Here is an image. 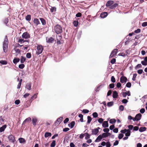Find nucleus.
Here are the masks:
<instances>
[{"label":"nucleus","instance_id":"f257e3e1","mask_svg":"<svg viewBox=\"0 0 147 147\" xmlns=\"http://www.w3.org/2000/svg\"><path fill=\"white\" fill-rule=\"evenodd\" d=\"M119 1H117L115 3H114V1L112 0H109L107 1L106 4L107 7H110L111 9H115L117 8L119 6Z\"/></svg>","mask_w":147,"mask_h":147},{"label":"nucleus","instance_id":"f03ea898","mask_svg":"<svg viewBox=\"0 0 147 147\" xmlns=\"http://www.w3.org/2000/svg\"><path fill=\"white\" fill-rule=\"evenodd\" d=\"M5 38L3 42V50L4 52L6 53L7 51L8 48V40L7 38V36Z\"/></svg>","mask_w":147,"mask_h":147},{"label":"nucleus","instance_id":"7ed1b4c3","mask_svg":"<svg viewBox=\"0 0 147 147\" xmlns=\"http://www.w3.org/2000/svg\"><path fill=\"white\" fill-rule=\"evenodd\" d=\"M54 30L57 34H60L62 32V29L61 26L59 24H57L54 27Z\"/></svg>","mask_w":147,"mask_h":147},{"label":"nucleus","instance_id":"20e7f679","mask_svg":"<svg viewBox=\"0 0 147 147\" xmlns=\"http://www.w3.org/2000/svg\"><path fill=\"white\" fill-rule=\"evenodd\" d=\"M44 49L43 47L41 45H37V50L36 54L37 55H38L41 54Z\"/></svg>","mask_w":147,"mask_h":147},{"label":"nucleus","instance_id":"39448f33","mask_svg":"<svg viewBox=\"0 0 147 147\" xmlns=\"http://www.w3.org/2000/svg\"><path fill=\"white\" fill-rule=\"evenodd\" d=\"M47 42L49 43H53L54 41L56 42V40L52 37H47L46 38Z\"/></svg>","mask_w":147,"mask_h":147},{"label":"nucleus","instance_id":"423d86ee","mask_svg":"<svg viewBox=\"0 0 147 147\" xmlns=\"http://www.w3.org/2000/svg\"><path fill=\"white\" fill-rule=\"evenodd\" d=\"M142 116V115L140 113L136 115L135 118L133 119V121H138L140 120L141 119Z\"/></svg>","mask_w":147,"mask_h":147},{"label":"nucleus","instance_id":"0eeeda50","mask_svg":"<svg viewBox=\"0 0 147 147\" xmlns=\"http://www.w3.org/2000/svg\"><path fill=\"white\" fill-rule=\"evenodd\" d=\"M22 37L23 38L28 39L30 38V34L27 32H24L22 35Z\"/></svg>","mask_w":147,"mask_h":147},{"label":"nucleus","instance_id":"6e6552de","mask_svg":"<svg viewBox=\"0 0 147 147\" xmlns=\"http://www.w3.org/2000/svg\"><path fill=\"white\" fill-rule=\"evenodd\" d=\"M9 141L11 142H14L15 141V137L12 135H10L8 137Z\"/></svg>","mask_w":147,"mask_h":147},{"label":"nucleus","instance_id":"1a4fd4ad","mask_svg":"<svg viewBox=\"0 0 147 147\" xmlns=\"http://www.w3.org/2000/svg\"><path fill=\"white\" fill-rule=\"evenodd\" d=\"M127 80V79L125 76H123L120 78V81L121 83H125L126 82Z\"/></svg>","mask_w":147,"mask_h":147},{"label":"nucleus","instance_id":"9d476101","mask_svg":"<svg viewBox=\"0 0 147 147\" xmlns=\"http://www.w3.org/2000/svg\"><path fill=\"white\" fill-rule=\"evenodd\" d=\"M100 129L99 127L92 129V134L96 135L99 132L98 129Z\"/></svg>","mask_w":147,"mask_h":147},{"label":"nucleus","instance_id":"9b49d317","mask_svg":"<svg viewBox=\"0 0 147 147\" xmlns=\"http://www.w3.org/2000/svg\"><path fill=\"white\" fill-rule=\"evenodd\" d=\"M102 126L104 127H107L109 126V124L108 121H104L102 124Z\"/></svg>","mask_w":147,"mask_h":147},{"label":"nucleus","instance_id":"f8f14e48","mask_svg":"<svg viewBox=\"0 0 147 147\" xmlns=\"http://www.w3.org/2000/svg\"><path fill=\"white\" fill-rule=\"evenodd\" d=\"M34 23L35 25L37 26L38 24H40V22L38 19L37 18H35L33 20Z\"/></svg>","mask_w":147,"mask_h":147},{"label":"nucleus","instance_id":"ddd939ff","mask_svg":"<svg viewBox=\"0 0 147 147\" xmlns=\"http://www.w3.org/2000/svg\"><path fill=\"white\" fill-rule=\"evenodd\" d=\"M107 15V12H103L100 15L101 18H104Z\"/></svg>","mask_w":147,"mask_h":147},{"label":"nucleus","instance_id":"4468645a","mask_svg":"<svg viewBox=\"0 0 147 147\" xmlns=\"http://www.w3.org/2000/svg\"><path fill=\"white\" fill-rule=\"evenodd\" d=\"M75 124V122L74 121H72L69 123L68 124V126L71 128H73Z\"/></svg>","mask_w":147,"mask_h":147},{"label":"nucleus","instance_id":"2eb2a0df","mask_svg":"<svg viewBox=\"0 0 147 147\" xmlns=\"http://www.w3.org/2000/svg\"><path fill=\"white\" fill-rule=\"evenodd\" d=\"M118 96V93L117 92L115 91L113 92V97L114 98H117Z\"/></svg>","mask_w":147,"mask_h":147},{"label":"nucleus","instance_id":"dca6fc26","mask_svg":"<svg viewBox=\"0 0 147 147\" xmlns=\"http://www.w3.org/2000/svg\"><path fill=\"white\" fill-rule=\"evenodd\" d=\"M102 138H103L102 136L101 135H99L98 136L95 141L96 142H99L102 139Z\"/></svg>","mask_w":147,"mask_h":147},{"label":"nucleus","instance_id":"f3484780","mask_svg":"<svg viewBox=\"0 0 147 147\" xmlns=\"http://www.w3.org/2000/svg\"><path fill=\"white\" fill-rule=\"evenodd\" d=\"M31 83H27L26 85V88L29 90H30L31 89Z\"/></svg>","mask_w":147,"mask_h":147},{"label":"nucleus","instance_id":"a211bd4d","mask_svg":"<svg viewBox=\"0 0 147 147\" xmlns=\"http://www.w3.org/2000/svg\"><path fill=\"white\" fill-rule=\"evenodd\" d=\"M20 60V59L19 58H15L13 59V61L14 64H16L17 63L19 62Z\"/></svg>","mask_w":147,"mask_h":147},{"label":"nucleus","instance_id":"6ab92c4d","mask_svg":"<svg viewBox=\"0 0 147 147\" xmlns=\"http://www.w3.org/2000/svg\"><path fill=\"white\" fill-rule=\"evenodd\" d=\"M26 58L25 57H23V56H21L20 59V62L22 63H24V62L26 60Z\"/></svg>","mask_w":147,"mask_h":147},{"label":"nucleus","instance_id":"aec40b11","mask_svg":"<svg viewBox=\"0 0 147 147\" xmlns=\"http://www.w3.org/2000/svg\"><path fill=\"white\" fill-rule=\"evenodd\" d=\"M7 125H4L0 128V132H1L4 131L5 129L6 128Z\"/></svg>","mask_w":147,"mask_h":147},{"label":"nucleus","instance_id":"412c9836","mask_svg":"<svg viewBox=\"0 0 147 147\" xmlns=\"http://www.w3.org/2000/svg\"><path fill=\"white\" fill-rule=\"evenodd\" d=\"M117 51L118 49H116L113 50L111 53H112V54H113V55L114 56L117 54Z\"/></svg>","mask_w":147,"mask_h":147},{"label":"nucleus","instance_id":"4be33fe9","mask_svg":"<svg viewBox=\"0 0 147 147\" xmlns=\"http://www.w3.org/2000/svg\"><path fill=\"white\" fill-rule=\"evenodd\" d=\"M37 121V119L36 118H33L32 119V123L33 125L35 126L36 125V122Z\"/></svg>","mask_w":147,"mask_h":147},{"label":"nucleus","instance_id":"5701e85b","mask_svg":"<svg viewBox=\"0 0 147 147\" xmlns=\"http://www.w3.org/2000/svg\"><path fill=\"white\" fill-rule=\"evenodd\" d=\"M63 119V117H61L60 118H59V119H58L57 120V122H58V124H56L57 125H59L61 122L62 121V120Z\"/></svg>","mask_w":147,"mask_h":147},{"label":"nucleus","instance_id":"b1692460","mask_svg":"<svg viewBox=\"0 0 147 147\" xmlns=\"http://www.w3.org/2000/svg\"><path fill=\"white\" fill-rule=\"evenodd\" d=\"M78 117L80 118V121L82 122H83L84 121L83 115L81 114H80L78 115Z\"/></svg>","mask_w":147,"mask_h":147},{"label":"nucleus","instance_id":"393cba45","mask_svg":"<svg viewBox=\"0 0 147 147\" xmlns=\"http://www.w3.org/2000/svg\"><path fill=\"white\" fill-rule=\"evenodd\" d=\"M40 19L42 25H45L46 24V21L44 18H40Z\"/></svg>","mask_w":147,"mask_h":147},{"label":"nucleus","instance_id":"a878e982","mask_svg":"<svg viewBox=\"0 0 147 147\" xmlns=\"http://www.w3.org/2000/svg\"><path fill=\"white\" fill-rule=\"evenodd\" d=\"M146 129L145 127H141L139 129V131L140 132H143L146 131Z\"/></svg>","mask_w":147,"mask_h":147},{"label":"nucleus","instance_id":"bb28decb","mask_svg":"<svg viewBox=\"0 0 147 147\" xmlns=\"http://www.w3.org/2000/svg\"><path fill=\"white\" fill-rule=\"evenodd\" d=\"M126 133H125V135L126 136H129L130 135L131 131L129 129H127Z\"/></svg>","mask_w":147,"mask_h":147},{"label":"nucleus","instance_id":"cd10ccee","mask_svg":"<svg viewBox=\"0 0 147 147\" xmlns=\"http://www.w3.org/2000/svg\"><path fill=\"white\" fill-rule=\"evenodd\" d=\"M22 81V79H21L20 80L17 87L18 89H19L20 88Z\"/></svg>","mask_w":147,"mask_h":147},{"label":"nucleus","instance_id":"c85d7f7f","mask_svg":"<svg viewBox=\"0 0 147 147\" xmlns=\"http://www.w3.org/2000/svg\"><path fill=\"white\" fill-rule=\"evenodd\" d=\"M51 134L50 133L46 132L45 134V138H47L48 137H51Z\"/></svg>","mask_w":147,"mask_h":147},{"label":"nucleus","instance_id":"c756f323","mask_svg":"<svg viewBox=\"0 0 147 147\" xmlns=\"http://www.w3.org/2000/svg\"><path fill=\"white\" fill-rule=\"evenodd\" d=\"M19 142L20 143H24L26 142L25 140L22 138H19Z\"/></svg>","mask_w":147,"mask_h":147},{"label":"nucleus","instance_id":"7c9ffc66","mask_svg":"<svg viewBox=\"0 0 147 147\" xmlns=\"http://www.w3.org/2000/svg\"><path fill=\"white\" fill-rule=\"evenodd\" d=\"M26 20L29 21L31 20V16L30 15H28L26 17Z\"/></svg>","mask_w":147,"mask_h":147},{"label":"nucleus","instance_id":"2f4dec72","mask_svg":"<svg viewBox=\"0 0 147 147\" xmlns=\"http://www.w3.org/2000/svg\"><path fill=\"white\" fill-rule=\"evenodd\" d=\"M31 120V118L30 117H28L23 122V123L24 124L26 122H29Z\"/></svg>","mask_w":147,"mask_h":147},{"label":"nucleus","instance_id":"473e14b6","mask_svg":"<svg viewBox=\"0 0 147 147\" xmlns=\"http://www.w3.org/2000/svg\"><path fill=\"white\" fill-rule=\"evenodd\" d=\"M87 119H88V121H87V123L88 124H89L90 122L91 121L92 119L91 117L90 116H88L87 117Z\"/></svg>","mask_w":147,"mask_h":147},{"label":"nucleus","instance_id":"72a5a7b5","mask_svg":"<svg viewBox=\"0 0 147 147\" xmlns=\"http://www.w3.org/2000/svg\"><path fill=\"white\" fill-rule=\"evenodd\" d=\"M56 145V141L55 140H54L52 142L51 144V147H54Z\"/></svg>","mask_w":147,"mask_h":147},{"label":"nucleus","instance_id":"f704fd0d","mask_svg":"<svg viewBox=\"0 0 147 147\" xmlns=\"http://www.w3.org/2000/svg\"><path fill=\"white\" fill-rule=\"evenodd\" d=\"M116 122V120L114 119H111L110 120L109 122L110 123L113 124Z\"/></svg>","mask_w":147,"mask_h":147},{"label":"nucleus","instance_id":"c9c22d12","mask_svg":"<svg viewBox=\"0 0 147 147\" xmlns=\"http://www.w3.org/2000/svg\"><path fill=\"white\" fill-rule=\"evenodd\" d=\"M37 94L38 93H36L34 94L33 96L31 97V99L32 100H33L34 99L36 98L37 97Z\"/></svg>","mask_w":147,"mask_h":147},{"label":"nucleus","instance_id":"e433bc0d","mask_svg":"<svg viewBox=\"0 0 147 147\" xmlns=\"http://www.w3.org/2000/svg\"><path fill=\"white\" fill-rule=\"evenodd\" d=\"M111 81L113 83H115L116 82L115 79L113 76H112L111 78Z\"/></svg>","mask_w":147,"mask_h":147},{"label":"nucleus","instance_id":"4c0bfd02","mask_svg":"<svg viewBox=\"0 0 147 147\" xmlns=\"http://www.w3.org/2000/svg\"><path fill=\"white\" fill-rule=\"evenodd\" d=\"M25 67V65L23 63L20 64L18 66V67L19 68L21 69H23Z\"/></svg>","mask_w":147,"mask_h":147},{"label":"nucleus","instance_id":"58836bf2","mask_svg":"<svg viewBox=\"0 0 147 147\" xmlns=\"http://www.w3.org/2000/svg\"><path fill=\"white\" fill-rule=\"evenodd\" d=\"M73 24L75 26H77L78 24V21H74Z\"/></svg>","mask_w":147,"mask_h":147},{"label":"nucleus","instance_id":"ea45409f","mask_svg":"<svg viewBox=\"0 0 147 147\" xmlns=\"http://www.w3.org/2000/svg\"><path fill=\"white\" fill-rule=\"evenodd\" d=\"M113 105V102H109L107 104V105L109 107H111Z\"/></svg>","mask_w":147,"mask_h":147},{"label":"nucleus","instance_id":"a19ab883","mask_svg":"<svg viewBox=\"0 0 147 147\" xmlns=\"http://www.w3.org/2000/svg\"><path fill=\"white\" fill-rule=\"evenodd\" d=\"M2 65H6L7 64V62L5 60H2L0 61Z\"/></svg>","mask_w":147,"mask_h":147},{"label":"nucleus","instance_id":"79ce46f5","mask_svg":"<svg viewBox=\"0 0 147 147\" xmlns=\"http://www.w3.org/2000/svg\"><path fill=\"white\" fill-rule=\"evenodd\" d=\"M8 21H9V19H8V18H5L4 19V20H3L4 23L5 24H7L8 23Z\"/></svg>","mask_w":147,"mask_h":147},{"label":"nucleus","instance_id":"37998d69","mask_svg":"<svg viewBox=\"0 0 147 147\" xmlns=\"http://www.w3.org/2000/svg\"><path fill=\"white\" fill-rule=\"evenodd\" d=\"M62 38V36L61 35H58V36H57L56 39L57 40H61Z\"/></svg>","mask_w":147,"mask_h":147},{"label":"nucleus","instance_id":"c03bdc74","mask_svg":"<svg viewBox=\"0 0 147 147\" xmlns=\"http://www.w3.org/2000/svg\"><path fill=\"white\" fill-rule=\"evenodd\" d=\"M85 134L86 135V136L85 137V139L86 140H87L90 138V135L86 133H85Z\"/></svg>","mask_w":147,"mask_h":147},{"label":"nucleus","instance_id":"a18cd8bd","mask_svg":"<svg viewBox=\"0 0 147 147\" xmlns=\"http://www.w3.org/2000/svg\"><path fill=\"white\" fill-rule=\"evenodd\" d=\"M89 112V110L87 109H84L82 111V113L85 114L88 113Z\"/></svg>","mask_w":147,"mask_h":147},{"label":"nucleus","instance_id":"49530a36","mask_svg":"<svg viewBox=\"0 0 147 147\" xmlns=\"http://www.w3.org/2000/svg\"><path fill=\"white\" fill-rule=\"evenodd\" d=\"M31 55L30 53H28L26 54V57L28 58H30L31 57Z\"/></svg>","mask_w":147,"mask_h":147},{"label":"nucleus","instance_id":"de8ad7c7","mask_svg":"<svg viewBox=\"0 0 147 147\" xmlns=\"http://www.w3.org/2000/svg\"><path fill=\"white\" fill-rule=\"evenodd\" d=\"M124 107L122 105H120L119 108V109L121 111H123L124 110Z\"/></svg>","mask_w":147,"mask_h":147},{"label":"nucleus","instance_id":"09e8293b","mask_svg":"<svg viewBox=\"0 0 147 147\" xmlns=\"http://www.w3.org/2000/svg\"><path fill=\"white\" fill-rule=\"evenodd\" d=\"M14 49L16 53H20V51L19 49H17L15 47L14 48Z\"/></svg>","mask_w":147,"mask_h":147},{"label":"nucleus","instance_id":"8fccbe9b","mask_svg":"<svg viewBox=\"0 0 147 147\" xmlns=\"http://www.w3.org/2000/svg\"><path fill=\"white\" fill-rule=\"evenodd\" d=\"M124 135L123 134H119L118 138L119 139H122Z\"/></svg>","mask_w":147,"mask_h":147},{"label":"nucleus","instance_id":"3c124183","mask_svg":"<svg viewBox=\"0 0 147 147\" xmlns=\"http://www.w3.org/2000/svg\"><path fill=\"white\" fill-rule=\"evenodd\" d=\"M26 41V40H24L23 39H20L18 40V42L22 43H23Z\"/></svg>","mask_w":147,"mask_h":147},{"label":"nucleus","instance_id":"603ef678","mask_svg":"<svg viewBox=\"0 0 147 147\" xmlns=\"http://www.w3.org/2000/svg\"><path fill=\"white\" fill-rule=\"evenodd\" d=\"M92 115L94 118L97 117L98 116V113L96 112H94L92 114Z\"/></svg>","mask_w":147,"mask_h":147},{"label":"nucleus","instance_id":"864d4df0","mask_svg":"<svg viewBox=\"0 0 147 147\" xmlns=\"http://www.w3.org/2000/svg\"><path fill=\"white\" fill-rule=\"evenodd\" d=\"M103 119L102 118H100L98 120V121L99 123H103Z\"/></svg>","mask_w":147,"mask_h":147},{"label":"nucleus","instance_id":"5fc2aeb1","mask_svg":"<svg viewBox=\"0 0 147 147\" xmlns=\"http://www.w3.org/2000/svg\"><path fill=\"white\" fill-rule=\"evenodd\" d=\"M141 63L143 65H147V62L144 61H141Z\"/></svg>","mask_w":147,"mask_h":147},{"label":"nucleus","instance_id":"6e6d98bb","mask_svg":"<svg viewBox=\"0 0 147 147\" xmlns=\"http://www.w3.org/2000/svg\"><path fill=\"white\" fill-rule=\"evenodd\" d=\"M126 86L128 88H130L131 86V84L130 82H128L126 84Z\"/></svg>","mask_w":147,"mask_h":147},{"label":"nucleus","instance_id":"4d7b16f0","mask_svg":"<svg viewBox=\"0 0 147 147\" xmlns=\"http://www.w3.org/2000/svg\"><path fill=\"white\" fill-rule=\"evenodd\" d=\"M137 76V74H133V77L132 79L133 81H135L136 80V78Z\"/></svg>","mask_w":147,"mask_h":147},{"label":"nucleus","instance_id":"13d9d810","mask_svg":"<svg viewBox=\"0 0 147 147\" xmlns=\"http://www.w3.org/2000/svg\"><path fill=\"white\" fill-rule=\"evenodd\" d=\"M115 86L114 84V83H112L110 84L109 85V88H114Z\"/></svg>","mask_w":147,"mask_h":147},{"label":"nucleus","instance_id":"bf43d9fd","mask_svg":"<svg viewBox=\"0 0 147 147\" xmlns=\"http://www.w3.org/2000/svg\"><path fill=\"white\" fill-rule=\"evenodd\" d=\"M20 102V101L18 99L16 100L15 101V103L16 105H18L19 104Z\"/></svg>","mask_w":147,"mask_h":147},{"label":"nucleus","instance_id":"052dcab7","mask_svg":"<svg viewBox=\"0 0 147 147\" xmlns=\"http://www.w3.org/2000/svg\"><path fill=\"white\" fill-rule=\"evenodd\" d=\"M115 62L116 59L113 58L111 61V63L112 64H113L115 63Z\"/></svg>","mask_w":147,"mask_h":147},{"label":"nucleus","instance_id":"680f3d73","mask_svg":"<svg viewBox=\"0 0 147 147\" xmlns=\"http://www.w3.org/2000/svg\"><path fill=\"white\" fill-rule=\"evenodd\" d=\"M107 133H103L102 134V136L103 138H106L108 137V135L107 134Z\"/></svg>","mask_w":147,"mask_h":147},{"label":"nucleus","instance_id":"e2e57ef3","mask_svg":"<svg viewBox=\"0 0 147 147\" xmlns=\"http://www.w3.org/2000/svg\"><path fill=\"white\" fill-rule=\"evenodd\" d=\"M142 67V65L140 64H138L136 67L135 68L137 69L138 68H141Z\"/></svg>","mask_w":147,"mask_h":147},{"label":"nucleus","instance_id":"0e129e2a","mask_svg":"<svg viewBox=\"0 0 147 147\" xmlns=\"http://www.w3.org/2000/svg\"><path fill=\"white\" fill-rule=\"evenodd\" d=\"M103 131L104 132L107 133L109 131V128H105L103 129Z\"/></svg>","mask_w":147,"mask_h":147},{"label":"nucleus","instance_id":"69168bd1","mask_svg":"<svg viewBox=\"0 0 147 147\" xmlns=\"http://www.w3.org/2000/svg\"><path fill=\"white\" fill-rule=\"evenodd\" d=\"M82 16V14L80 13H78L76 15V16L77 17H80Z\"/></svg>","mask_w":147,"mask_h":147},{"label":"nucleus","instance_id":"338daca9","mask_svg":"<svg viewBox=\"0 0 147 147\" xmlns=\"http://www.w3.org/2000/svg\"><path fill=\"white\" fill-rule=\"evenodd\" d=\"M106 147H110L111 146V144L109 142H107L106 143Z\"/></svg>","mask_w":147,"mask_h":147},{"label":"nucleus","instance_id":"774afa93","mask_svg":"<svg viewBox=\"0 0 147 147\" xmlns=\"http://www.w3.org/2000/svg\"><path fill=\"white\" fill-rule=\"evenodd\" d=\"M142 26L143 27H145L147 26V22H145L142 24Z\"/></svg>","mask_w":147,"mask_h":147}]
</instances>
